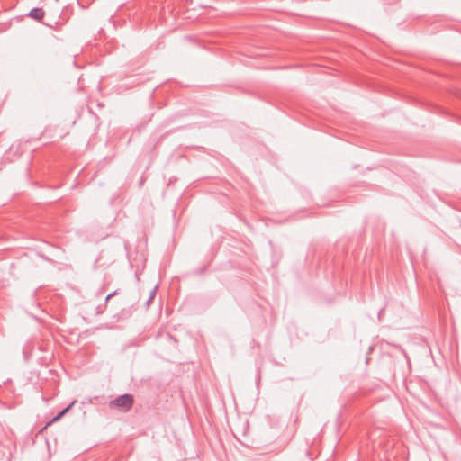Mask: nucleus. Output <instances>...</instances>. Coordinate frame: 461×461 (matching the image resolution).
<instances>
[{"label":"nucleus","instance_id":"f257e3e1","mask_svg":"<svg viewBox=\"0 0 461 461\" xmlns=\"http://www.w3.org/2000/svg\"><path fill=\"white\" fill-rule=\"evenodd\" d=\"M133 402V396L130 393H125L118 396L114 400H112L109 402V407L111 409H117L122 412H127L131 409Z\"/></svg>","mask_w":461,"mask_h":461},{"label":"nucleus","instance_id":"f03ea898","mask_svg":"<svg viewBox=\"0 0 461 461\" xmlns=\"http://www.w3.org/2000/svg\"><path fill=\"white\" fill-rule=\"evenodd\" d=\"M44 14L41 8H33L30 11L29 16L36 21H41L44 17Z\"/></svg>","mask_w":461,"mask_h":461},{"label":"nucleus","instance_id":"7ed1b4c3","mask_svg":"<svg viewBox=\"0 0 461 461\" xmlns=\"http://www.w3.org/2000/svg\"><path fill=\"white\" fill-rule=\"evenodd\" d=\"M76 403V401H73L68 406H67L64 410H62L57 416H55L51 422L59 420L68 410Z\"/></svg>","mask_w":461,"mask_h":461},{"label":"nucleus","instance_id":"20e7f679","mask_svg":"<svg viewBox=\"0 0 461 461\" xmlns=\"http://www.w3.org/2000/svg\"><path fill=\"white\" fill-rule=\"evenodd\" d=\"M156 291H157V286H155V287L151 290L150 294H149V299H148V300H147V302H146L147 306H149L150 303H151V302H152V300L154 299L155 294H156Z\"/></svg>","mask_w":461,"mask_h":461},{"label":"nucleus","instance_id":"39448f33","mask_svg":"<svg viewBox=\"0 0 461 461\" xmlns=\"http://www.w3.org/2000/svg\"><path fill=\"white\" fill-rule=\"evenodd\" d=\"M116 294H117V292H116V291H114V292H113V293L109 294L106 296V298H105V303H107V302H108V301H109L113 296H114Z\"/></svg>","mask_w":461,"mask_h":461}]
</instances>
